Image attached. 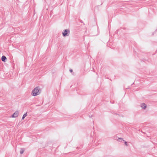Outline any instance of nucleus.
<instances>
[{"mask_svg":"<svg viewBox=\"0 0 157 157\" xmlns=\"http://www.w3.org/2000/svg\"><path fill=\"white\" fill-rule=\"evenodd\" d=\"M70 31L68 29H64L62 32L63 36L64 37L67 36L70 34Z\"/></svg>","mask_w":157,"mask_h":157,"instance_id":"nucleus-2","label":"nucleus"},{"mask_svg":"<svg viewBox=\"0 0 157 157\" xmlns=\"http://www.w3.org/2000/svg\"><path fill=\"white\" fill-rule=\"evenodd\" d=\"M26 116H27L26 113H25V114H24L22 117V119L24 120V118H25V117Z\"/></svg>","mask_w":157,"mask_h":157,"instance_id":"nucleus-7","label":"nucleus"},{"mask_svg":"<svg viewBox=\"0 0 157 157\" xmlns=\"http://www.w3.org/2000/svg\"><path fill=\"white\" fill-rule=\"evenodd\" d=\"M117 141L119 142H122V141H124L123 138H119L118 140H117Z\"/></svg>","mask_w":157,"mask_h":157,"instance_id":"nucleus-6","label":"nucleus"},{"mask_svg":"<svg viewBox=\"0 0 157 157\" xmlns=\"http://www.w3.org/2000/svg\"><path fill=\"white\" fill-rule=\"evenodd\" d=\"M140 106L141 107L144 109H145L147 107L146 105L144 103H142L141 104Z\"/></svg>","mask_w":157,"mask_h":157,"instance_id":"nucleus-4","label":"nucleus"},{"mask_svg":"<svg viewBox=\"0 0 157 157\" xmlns=\"http://www.w3.org/2000/svg\"><path fill=\"white\" fill-rule=\"evenodd\" d=\"M3 62H5L6 59V57L5 56H3L1 58Z\"/></svg>","mask_w":157,"mask_h":157,"instance_id":"nucleus-5","label":"nucleus"},{"mask_svg":"<svg viewBox=\"0 0 157 157\" xmlns=\"http://www.w3.org/2000/svg\"><path fill=\"white\" fill-rule=\"evenodd\" d=\"M41 93V89L40 86H38L34 87L32 90L31 95L33 97L40 95Z\"/></svg>","mask_w":157,"mask_h":157,"instance_id":"nucleus-1","label":"nucleus"},{"mask_svg":"<svg viewBox=\"0 0 157 157\" xmlns=\"http://www.w3.org/2000/svg\"><path fill=\"white\" fill-rule=\"evenodd\" d=\"M124 144L125 146H128V144H127V142L126 141H125V142H124Z\"/></svg>","mask_w":157,"mask_h":157,"instance_id":"nucleus-8","label":"nucleus"},{"mask_svg":"<svg viewBox=\"0 0 157 157\" xmlns=\"http://www.w3.org/2000/svg\"><path fill=\"white\" fill-rule=\"evenodd\" d=\"M24 152V151L23 150H21L20 151L21 154H22Z\"/></svg>","mask_w":157,"mask_h":157,"instance_id":"nucleus-9","label":"nucleus"},{"mask_svg":"<svg viewBox=\"0 0 157 157\" xmlns=\"http://www.w3.org/2000/svg\"><path fill=\"white\" fill-rule=\"evenodd\" d=\"M19 115V112L17 111H16L11 115V117L12 118H16L18 117Z\"/></svg>","mask_w":157,"mask_h":157,"instance_id":"nucleus-3","label":"nucleus"},{"mask_svg":"<svg viewBox=\"0 0 157 157\" xmlns=\"http://www.w3.org/2000/svg\"><path fill=\"white\" fill-rule=\"evenodd\" d=\"M70 71L71 72H72V70H70Z\"/></svg>","mask_w":157,"mask_h":157,"instance_id":"nucleus-10","label":"nucleus"}]
</instances>
